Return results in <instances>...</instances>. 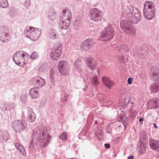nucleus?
Segmentation results:
<instances>
[{
	"label": "nucleus",
	"instance_id": "obj_48",
	"mask_svg": "<svg viewBox=\"0 0 159 159\" xmlns=\"http://www.w3.org/2000/svg\"><path fill=\"white\" fill-rule=\"evenodd\" d=\"M66 12V9L63 10L62 11L63 14H65Z\"/></svg>",
	"mask_w": 159,
	"mask_h": 159
},
{
	"label": "nucleus",
	"instance_id": "obj_54",
	"mask_svg": "<svg viewBox=\"0 0 159 159\" xmlns=\"http://www.w3.org/2000/svg\"><path fill=\"white\" fill-rule=\"evenodd\" d=\"M98 123V121L97 120H95V124H96Z\"/></svg>",
	"mask_w": 159,
	"mask_h": 159
},
{
	"label": "nucleus",
	"instance_id": "obj_1",
	"mask_svg": "<svg viewBox=\"0 0 159 159\" xmlns=\"http://www.w3.org/2000/svg\"><path fill=\"white\" fill-rule=\"evenodd\" d=\"M125 14V16L128 20H121V29L127 34H134L135 32V29L131 23H138L141 19V13L138 8L129 6L127 7Z\"/></svg>",
	"mask_w": 159,
	"mask_h": 159
},
{
	"label": "nucleus",
	"instance_id": "obj_35",
	"mask_svg": "<svg viewBox=\"0 0 159 159\" xmlns=\"http://www.w3.org/2000/svg\"><path fill=\"white\" fill-rule=\"evenodd\" d=\"M60 138L63 140H67V136L66 132H64L60 136Z\"/></svg>",
	"mask_w": 159,
	"mask_h": 159
},
{
	"label": "nucleus",
	"instance_id": "obj_37",
	"mask_svg": "<svg viewBox=\"0 0 159 159\" xmlns=\"http://www.w3.org/2000/svg\"><path fill=\"white\" fill-rule=\"evenodd\" d=\"M20 100L23 103H25L27 101V96L25 95H22L20 97Z\"/></svg>",
	"mask_w": 159,
	"mask_h": 159
},
{
	"label": "nucleus",
	"instance_id": "obj_21",
	"mask_svg": "<svg viewBox=\"0 0 159 159\" xmlns=\"http://www.w3.org/2000/svg\"><path fill=\"white\" fill-rule=\"evenodd\" d=\"M22 51H19L14 54L13 56V60L15 63L18 65L20 66L21 62L20 59L21 58V55Z\"/></svg>",
	"mask_w": 159,
	"mask_h": 159
},
{
	"label": "nucleus",
	"instance_id": "obj_31",
	"mask_svg": "<svg viewBox=\"0 0 159 159\" xmlns=\"http://www.w3.org/2000/svg\"><path fill=\"white\" fill-rule=\"evenodd\" d=\"M9 4L7 0H0V7L3 8L8 7Z\"/></svg>",
	"mask_w": 159,
	"mask_h": 159
},
{
	"label": "nucleus",
	"instance_id": "obj_38",
	"mask_svg": "<svg viewBox=\"0 0 159 159\" xmlns=\"http://www.w3.org/2000/svg\"><path fill=\"white\" fill-rule=\"evenodd\" d=\"M34 140H33V139H32V140L30 142V143L29 145V148L30 150H32L34 149V146L33 144V141Z\"/></svg>",
	"mask_w": 159,
	"mask_h": 159
},
{
	"label": "nucleus",
	"instance_id": "obj_50",
	"mask_svg": "<svg viewBox=\"0 0 159 159\" xmlns=\"http://www.w3.org/2000/svg\"><path fill=\"white\" fill-rule=\"evenodd\" d=\"M119 58H120L121 60H123V59L124 58V56L123 55L120 56L119 57Z\"/></svg>",
	"mask_w": 159,
	"mask_h": 159
},
{
	"label": "nucleus",
	"instance_id": "obj_7",
	"mask_svg": "<svg viewBox=\"0 0 159 159\" xmlns=\"http://www.w3.org/2000/svg\"><path fill=\"white\" fill-rule=\"evenodd\" d=\"M91 19L95 22L101 21L103 18L102 12L97 8H93L89 11Z\"/></svg>",
	"mask_w": 159,
	"mask_h": 159
},
{
	"label": "nucleus",
	"instance_id": "obj_41",
	"mask_svg": "<svg viewBox=\"0 0 159 159\" xmlns=\"http://www.w3.org/2000/svg\"><path fill=\"white\" fill-rule=\"evenodd\" d=\"M50 79L52 83H53L54 81V77L52 75L50 74Z\"/></svg>",
	"mask_w": 159,
	"mask_h": 159
},
{
	"label": "nucleus",
	"instance_id": "obj_8",
	"mask_svg": "<svg viewBox=\"0 0 159 159\" xmlns=\"http://www.w3.org/2000/svg\"><path fill=\"white\" fill-rule=\"evenodd\" d=\"M10 39L8 28L4 26L0 28V40L4 43L7 42Z\"/></svg>",
	"mask_w": 159,
	"mask_h": 159
},
{
	"label": "nucleus",
	"instance_id": "obj_28",
	"mask_svg": "<svg viewBox=\"0 0 159 159\" xmlns=\"http://www.w3.org/2000/svg\"><path fill=\"white\" fill-rule=\"evenodd\" d=\"M15 146L16 148L20 152L22 155H24L25 154L26 152L25 149L22 145L16 143H15Z\"/></svg>",
	"mask_w": 159,
	"mask_h": 159
},
{
	"label": "nucleus",
	"instance_id": "obj_5",
	"mask_svg": "<svg viewBox=\"0 0 159 159\" xmlns=\"http://www.w3.org/2000/svg\"><path fill=\"white\" fill-rule=\"evenodd\" d=\"M27 128L26 122L24 120H17L12 122V128L16 132L19 133L26 129Z\"/></svg>",
	"mask_w": 159,
	"mask_h": 159
},
{
	"label": "nucleus",
	"instance_id": "obj_15",
	"mask_svg": "<svg viewBox=\"0 0 159 159\" xmlns=\"http://www.w3.org/2000/svg\"><path fill=\"white\" fill-rule=\"evenodd\" d=\"M147 106L149 109L159 108V99L154 98L150 100L147 102Z\"/></svg>",
	"mask_w": 159,
	"mask_h": 159
},
{
	"label": "nucleus",
	"instance_id": "obj_12",
	"mask_svg": "<svg viewBox=\"0 0 159 159\" xmlns=\"http://www.w3.org/2000/svg\"><path fill=\"white\" fill-rule=\"evenodd\" d=\"M58 69L60 74L64 75H67L68 73L69 67L66 61H61L59 63Z\"/></svg>",
	"mask_w": 159,
	"mask_h": 159
},
{
	"label": "nucleus",
	"instance_id": "obj_32",
	"mask_svg": "<svg viewBox=\"0 0 159 159\" xmlns=\"http://www.w3.org/2000/svg\"><path fill=\"white\" fill-rule=\"evenodd\" d=\"M2 137L4 140L7 141L9 139V135L7 132L5 131V133L2 134Z\"/></svg>",
	"mask_w": 159,
	"mask_h": 159
},
{
	"label": "nucleus",
	"instance_id": "obj_46",
	"mask_svg": "<svg viewBox=\"0 0 159 159\" xmlns=\"http://www.w3.org/2000/svg\"><path fill=\"white\" fill-rule=\"evenodd\" d=\"M134 157L133 156H130L127 158V159H133Z\"/></svg>",
	"mask_w": 159,
	"mask_h": 159
},
{
	"label": "nucleus",
	"instance_id": "obj_18",
	"mask_svg": "<svg viewBox=\"0 0 159 159\" xmlns=\"http://www.w3.org/2000/svg\"><path fill=\"white\" fill-rule=\"evenodd\" d=\"M148 49L147 47H141L137 51V56L140 58H146L148 55Z\"/></svg>",
	"mask_w": 159,
	"mask_h": 159
},
{
	"label": "nucleus",
	"instance_id": "obj_11",
	"mask_svg": "<svg viewBox=\"0 0 159 159\" xmlns=\"http://www.w3.org/2000/svg\"><path fill=\"white\" fill-rule=\"evenodd\" d=\"M61 46V45H59L55 48H53L52 49L51 53L50 56L53 60H57L60 57L62 52V47Z\"/></svg>",
	"mask_w": 159,
	"mask_h": 159
},
{
	"label": "nucleus",
	"instance_id": "obj_52",
	"mask_svg": "<svg viewBox=\"0 0 159 159\" xmlns=\"http://www.w3.org/2000/svg\"><path fill=\"white\" fill-rule=\"evenodd\" d=\"M102 131L101 130H99V134L100 135H101L102 134Z\"/></svg>",
	"mask_w": 159,
	"mask_h": 159
},
{
	"label": "nucleus",
	"instance_id": "obj_20",
	"mask_svg": "<svg viewBox=\"0 0 159 159\" xmlns=\"http://www.w3.org/2000/svg\"><path fill=\"white\" fill-rule=\"evenodd\" d=\"M102 81L106 87L109 89H110L114 84V81L110 80L108 77L105 76L102 77Z\"/></svg>",
	"mask_w": 159,
	"mask_h": 159
},
{
	"label": "nucleus",
	"instance_id": "obj_56",
	"mask_svg": "<svg viewBox=\"0 0 159 159\" xmlns=\"http://www.w3.org/2000/svg\"><path fill=\"white\" fill-rule=\"evenodd\" d=\"M123 125H124V126H125V124L124 123H123Z\"/></svg>",
	"mask_w": 159,
	"mask_h": 159
},
{
	"label": "nucleus",
	"instance_id": "obj_53",
	"mask_svg": "<svg viewBox=\"0 0 159 159\" xmlns=\"http://www.w3.org/2000/svg\"><path fill=\"white\" fill-rule=\"evenodd\" d=\"M10 15H11V14H10ZM15 15H16L15 14H13V15H12V16H14Z\"/></svg>",
	"mask_w": 159,
	"mask_h": 159
},
{
	"label": "nucleus",
	"instance_id": "obj_47",
	"mask_svg": "<svg viewBox=\"0 0 159 159\" xmlns=\"http://www.w3.org/2000/svg\"><path fill=\"white\" fill-rule=\"evenodd\" d=\"M21 58H23L25 57V53H21Z\"/></svg>",
	"mask_w": 159,
	"mask_h": 159
},
{
	"label": "nucleus",
	"instance_id": "obj_55",
	"mask_svg": "<svg viewBox=\"0 0 159 159\" xmlns=\"http://www.w3.org/2000/svg\"><path fill=\"white\" fill-rule=\"evenodd\" d=\"M51 73L52 74V70L51 71Z\"/></svg>",
	"mask_w": 159,
	"mask_h": 159
},
{
	"label": "nucleus",
	"instance_id": "obj_44",
	"mask_svg": "<svg viewBox=\"0 0 159 159\" xmlns=\"http://www.w3.org/2000/svg\"><path fill=\"white\" fill-rule=\"evenodd\" d=\"M144 120V118H141L139 119V122H140V124H143V123L141 122H142Z\"/></svg>",
	"mask_w": 159,
	"mask_h": 159
},
{
	"label": "nucleus",
	"instance_id": "obj_24",
	"mask_svg": "<svg viewBox=\"0 0 159 159\" xmlns=\"http://www.w3.org/2000/svg\"><path fill=\"white\" fill-rule=\"evenodd\" d=\"M49 36L51 39H55L57 38L58 34L56 30L52 29L49 30Z\"/></svg>",
	"mask_w": 159,
	"mask_h": 159
},
{
	"label": "nucleus",
	"instance_id": "obj_9",
	"mask_svg": "<svg viewBox=\"0 0 159 159\" xmlns=\"http://www.w3.org/2000/svg\"><path fill=\"white\" fill-rule=\"evenodd\" d=\"M148 139L147 135L145 132L143 134V136L141 137V139L140 140V150L139 152L140 154H142L146 152L147 143L146 141Z\"/></svg>",
	"mask_w": 159,
	"mask_h": 159
},
{
	"label": "nucleus",
	"instance_id": "obj_14",
	"mask_svg": "<svg viewBox=\"0 0 159 159\" xmlns=\"http://www.w3.org/2000/svg\"><path fill=\"white\" fill-rule=\"evenodd\" d=\"M84 61L86 62L88 67L91 69H96L97 66L96 61L92 57L88 56L84 59Z\"/></svg>",
	"mask_w": 159,
	"mask_h": 159
},
{
	"label": "nucleus",
	"instance_id": "obj_23",
	"mask_svg": "<svg viewBox=\"0 0 159 159\" xmlns=\"http://www.w3.org/2000/svg\"><path fill=\"white\" fill-rule=\"evenodd\" d=\"M115 51H117L121 53H124L128 51V48L126 44H123L116 47L115 48Z\"/></svg>",
	"mask_w": 159,
	"mask_h": 159
},
{
	"label": "nucleus",
	"instance_id": "obj_39",
	"mask_svg": "<svg viewBox=\"0 0 159 159\" xmlns=\"http://www.w3.org/2000/svg\"><path fill=\"white\" fill-rule=\"evenodd\" d=\"M30 0H26L25 2L24 3V5L26 7H29L30 6Z\"/></svg>",
	"mask_w": 159,
	"mask_h": 159
},
{
	"label": "nucleus",
	"instance_id": "obj_13",
	"mask_svg": "<svg viewBox=\"0 0 159 159\" xmlns=\"http://www.w3.org/2000/svg\"><path fill=\"white\" fill-rule=\"evenodd\" d=\"M150 75L151 80L154 81H157L159 80V69L156 66H153L151 69Z\"/></svg>",
	"mask_w": 159,
	"mask_h": 159
},
{
	"label": "nucleus",
	"instance_id": "obj_22",
	"mask_svg": "<svg viewBox=\"0 0 159 159\" xmlns=\"http://www.w3.org/2000/svg\"><path fill=\"white\" fill-rule=\"evenodd\" d=\"M149 145L151 148L154 150L159 149V141L152 139L149 141Z\"/></svg>",
	"mask_w": 159,
	"mask_h": 159
},
{
	"label": "nucleus",
	"instance_id": "obj_33",
	"mask_svg": "<svg viewBox=\"0 0 159 159\" xmlns=\"http://www.w3.org/2000/svg\"><path fill=\"white\" fill-rule=\"evenodd\" d=\"M61 101H63L62 102H64V103H66V101L67 100V95L66 93L62 94L61 95Z\"/></svg>",
	"mask_w": 159,
	"mask_h": 159
},
{
	"label": "nucleus",
	"instance_id": "obj_2",
	"mask_svg": "<svg viewBox=\"0 0 159 159\" xmlns=\"http://www.w3.org/2000/svg\"><path fill=\"white\" fill-rule=\"evenodd\" d=\"M47 134V131L44 126L39 129L38 131H34L33 132L32 138L33 140H35L39 143L43 142V147H45L49 143L51 136Z\"/></svg>",
	"mask_w": 159,
	"mask_h": 159
},
{
	"label": "nucleus",
	"instance_id": "obj_45",
	"mask_svg": "<svg viewBox=\"0 0 159 159\" xmlns=\"http://www.w3.org/2000/svg\"><path fill=\"white\" fill-rule=\"evenodd\" d=\"M128 103L127 102L125 103L124 104L122 105V107L124 109L127 106Z\"/></svg>",
	"mask_w": 159,
	"mask_h": 159
},
{
	"label": "nucleus",
	"instance_id": "obj_3",
	"mask_svg": "<svg viewBox=\"0 0 159 159\" xmlns=\"http://www.w3.org/2000/svg\"><path fill=\"white\" fill-rule=\"evenodd\" d=\"M143 14L145 18L148 20L152 19L155 14V6L151 1H147L145 2L143 9Z\"/></svg>",
	"mask_w": 159,
	"mask_h": 159
},
{
	"label": "nucleus",
	"instance_id": "obj_43",
	"mask_svg": "<svg viewBox=\"0 0 159 159\" xmlns=\"http://www.w3.org/2000/svg\"><path fill=\"white\" fill-rule=\"evenodd\" d=\"M104 146L106 148L108 149L110 147V145L108 143H106L104 144Z\"/></svg>",
	"mask_w": 159,
	"mask_h": 159
},
{
	"label": "nucleus",
	"instance_id": "obj_26",
	"mask_svg": "<svg viewBox=\"0 0 159 159\" xmlns=\"http://www.w3.org/2000/svg\"><path fill=\"white\" fill-rule=\"evenodd\" d=\"M150 89L152 92L156 93L159 91V83H153L151 85Z\"/></svg>",
	"mask_w": 159,
	"mask_h": 159
},
{
	"label": "nucleus",
	"instance_id": "obj_16",
	"mask_svg": "<svg viewBox=\"0 0 159 159\" xmlns=\"http://www.w3.org/2000/svg\"><path fill=\"white\" fill-rule=\"evenodd\" d=\"M61 20L59 22V28L61 29H67L70 25V19L67 17L66 19L64 18L63 16Z\"/></svg>",
	"mask_w": 159,
	"mask_h": 159
},
{
	"label": "nucleus",
	"instance_id": "obj_57",
	"mask_svg": "<svg viewBox=\"0 0 159 159\" xmlns=\"http://www.w3.org/2000/svg\"><path fill=\"white\" fill-rule=\"evenodd\" d=\"M131 104H133V103L132 102V103H131Z\"/></svg>",
	"mask_w": 159,
	"mask_h": 159
},
{
	"label": "nucleus",
	"instance_id": "obj_19",
	"mask_svg": "<svg viewBox=\"0 0 159 159\" xmlns=\"http://www.w3.org/2000/svg\"><path fill=\"white\" fill-rule=\"evenodd\" d=\"M28 115L26 117L27 120L30 122H33L35 121L36 116L33 109L30 107H28Z\"/></svg>",
	"mask_w": 159,
	"mask_h": 159
},
{
	"label": "nucleus",
	"instance_id": "obj_49",
	"mask_svg": "<svg viewBox=\"0 0 159 159\" xmlns=\"http://www.w3.org/2000/svg\"><path fill=\"white\" fill-rule=\"evenodd\" d=\"M153 125L155 128H157V126L156 123H154Z\"/></svg>",
	"mask_w": 159,
	"mask_h": 159
},
{
	"label": "nucleus",
	"instance_id": "obj_25",
	"mask_svg": "<svg viewBox=\"0 0 159 159\" xmlns=\"http://www.w3.org/2000/svg\"><path fill=\"white\" fill-rule=\"evenodd\" d=\"M29 93L32 99H35L38 96V91L35 88H31Z\"/></svg>",
	"mask_w": 159,
	"mask_h": 159
},
{
	"label": "nucleus",
	"instance_id": "obj_4",
	"mask_svg": "<svg viewBox=\"0 0 159 159\" xmlns=\"http://www.w3.org/2000/svg\"><path fill=\"white\" fill-rule=\"evenodd\" d=\"M28 33L26 37L32 41H36L40 37L41 30L40 28H35L30 26L29 28V30L27 31Z\"/></svg>",
	"mask_w": 159,
	"mask_h": 159
},
{
	"label": "nucleus",
	"instance_id": "obj_29",
	"mask_svg": "<svg viewBox=\"0 0 159 159\" xmlns=\"http://www.w3.org/2000/svg\"><path fill=\"white\" fill-rule=\"evenodd\" d=\"M48 17L49 19L51 20L52 21H53L56 19L57 16L56 13L54 10H51L49 11L48 13Z\"/></svg>",
	"mask_w": 159,
	"mask_h": 159
},
{
	"label": "nucleus",
	"instance_id": "obj_27",
	"mask_svg": "<svg viewBox=\"0 0 159 159\" xmlns=\"http://www.w3.org/2000/svg\"><path fill=\"white\" fill-rule=\"evenodd\" d=\"M74 66L76 70L81 72L82 69V62L80 60H77L74 63Z\"/></svg>",
	"mask_w": 159,
	"mask_h": 159
},
{
	"label": "nucleus",
	"instance_id": "obj_51",
	"mask_svg": "<svg viewBox=\"0 0 159 159\" xmlns=\"http://www.w3.org/2000/svg\"><path fill=\"white\" fill-rule=\"evenodd\" d=\"M26 53V55H25L27 57H29L30 56L28 53Z\"/></svg>",
	"mask_w": 159,
	"mask_h": 159
},
{
	"label": "nucleus",
	"instance_id": "obj_6",
	"mask_svg": "<svg viewBox=\"0 0 159 159\" xmlns=\"http://www.w3.org/2000/svg\"><path fill=\"white\" fill-rule=\"evenodd\" d=\"M114 32L111 25H108L102 31L100 40L104 41L110 40L113 37Z\"/></svg>",
	"mask_w": 159,
	"mask_h": 159
},
{
	"label": "nucleus",
	"instance_id": "obj_42",
	"mask_svg": "<svg viewBox=\"0 0 159 159\" xmlns=\"http://www.w3.org/2000/svg\"><path fill=\"white\" fill-rule=\"evenodd\" d=\"M106 132L109 133L111 134V131L109 127H107L106 129Z\"/></svg>",
	"mask_w": 159,
	"mask_h": 159
},
{
	"label": "nucleus",
	"instance_id": "obj_34",
	"mask_svg": "<svg viewBox=\"0 0 159 159\" xmlns=\"http://www.w3.org/2000/svg\"><path fill=\"white\" fill-rule=\"evenodd\" d=\"M92 81H93L95 86H97L99 84L97 75H95L92 77Z\"/></svg>",
	"mask_w": 159,
	"mask_h": 159
},
{
	"label": "nucleus",
	"instance_id": "obj_40",
	"mask_svg": "<svg viewBox=\"0 0 159 159\" xmlns=\"http://www.w3.org/2000/svg\"><path fill=\"white\" fill-rule=\"evenodd\" d=\"M133 80V79L131 77H129L128 78V83L129 84H131L132 83V81Z\"/></svg>",
	"mask_w": 159,
	"mask_h": 159
},
{
	"label": "nucleus",
	"instance_id": "obj_30",
	"mask_svg": "<svg viewBox=\"0 0 159 159\" xmlns=\"http://www.w3.org/2000/svg\"><path fill=\"white\" fill-rule=\"evenodd\" d=\"M15 107V104L13 102L7 103L4 105L3 108L6 111H8L14 108Z\"/></svg>",
	"mask_w": 159,
	"mask_h": 159
},
{
	"label": "nucleus",
	"instance_id": "obj_17",
	"mask_svg": "<svg viewBox=\"0 0 159 159\" xmlns=\"http://www.w3.org/2000/svg\"><path fill=\"white\" fill-rule=\"evenodd\" d=\"M93 42L92 39H88L83 42L80 45L82 50H87L90 49L93 44Z\"/></svg>",
	"mask_w": 159,
	"mask_h": 159
},
{
	"label": "nucleus",
	"instance_id": "obj_10",
	"mask_svg": "<svg viewBox=\"0 0 159 159\" xmlns=\"http://www.w3.org/2000/svg\"><path fill=\"white\" fill-rule=\"evenodd\" d=\"M30 82L32 84H34L38 88H41L46 84L45 80L39 76L32 78Z\"/></svg>",
	"mask_w": 159,
	"mask_h": 159
},
{
	"label": "nucleus",
	"instance_id": "obj_36",
	"mask_svg": "<svg viewBox=\"0 0 159 159\" xmlns=\"http://www.w3.org/2000/svg\"><path fill=\"white\" fill-rule=\"evenodd\" d=\"M38 57V55L35 52H33L30 55V57L32 59H35L37 58Z\"/></svg>",
	"mask_w": 159,
	"mask_h": 159
}]
</instances>
